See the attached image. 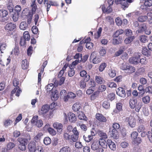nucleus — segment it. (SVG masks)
<instances>
[{"label":"nucleus","mask_w":152,"mask_h":152,"mask_svg":"<svg viewBox=\"0 0 152 152\" xmlns=\"http://www.w3.org/2000/svg\"><path fill=\"white\" fill-rule=\"evenodd\" d=\"M148 25L146 23H142L139 26L136 32L137 33H141L144 32L146 34L149 35L151 33V31L150 29H148Z\"/></svg>","instance_id":"obj_1"},{"label":"nucleus","mask_w":152,"mask_h":152,"mask_svg":"<svg viewBox=\"0 0 152 152\" xmlns=\"http://www.w3.org/2000/svg\"><path fill=\"white\" fill-rule=\"evenodd\" d=\"M20 144L18 145V148L22 151H24L26 149V145L27 144L28 140L27 139L19 137L18 139Z\"/></svg>","instance_id":"obj_2"},{"label":"nucleus","mask_w":152,"mask_h":152,"mask_svg":"<svg viewBox=\"0 0 152 152\" xmlns=\"http://www.w3.org/2000/svg\"><path fill=\"white\" fill-rule=\"evenodd\" d=\"M31 122L33 125L36 126L39 128L42 127L43 125L42 120H38V117L37 115L34 116L33 117Z\"/></svg>","instance_id":"obj_3"},{"label":"nucleus","mask_w":152,"mask_h":152,"mask_svg":"<svg viewBox=\"0 0 152 152\" xmlns=\"http://www.w3.org/2000/svg\"><path fill=\"white\" fill-rule=\"evenodd\" d=\"M140 53H137L136 54L135 56L130 58L129 60V62L134 64H137L140 62V58L141 56Z\"/></svg>","instance_id":"obj_4"},{"label":"nucleus","mask_w":152,"mask_h":152,"mask_svg":"<svg viewBox=\"0 0 152 152\" xmlns=\"http://www.w3.org/2000/svg\"><path fill=\"white\" fill-rule=\"evenodd\" d=\"M113 0H108V3L109 6L107 7L106 10H105V7L102 6V9L103 12L109 13L112 11V9L111 6L113 4Z\"/></svg>","instance_id":"obj_5"},{"label":"nucleus","mask_w":152,"mask_h":152,"mask_svg":"<svg viewBox=\"0 0 152 152\" xmlns=\"http://www.w3.org/2000/svg\"><path fill=\"white\" fill-rule=\"evenodd\" d=\"M126 121L128 122L129 126L132 128H133L135 126V119L132 116L127 117Z\"/></svg>","instance_id":"obj_6"},{"label":"nucleus","mask_w":152,"mask_h":152,"mask_svg":"<svg viewBox=\"0 0 152 152\" xmlns=\"http://www.w3.org/2000/svg\"><path fill=\"white\" fill-rule=\"evenodd\" d=\"M115 3L117 4H121L123 8H127L129 6L128 3L126 0H116Z\"/></svg>","instance_id":"obj_7"},{"label":"nucleus","mask_w":152,"mask_h":152,"mask_svg":"<svg viewBox=\"0 0 152 152\" xmlns=\"http://www.w3.org/2000/svg\"><path fill=\"white\" fill-rule=\"evenodd\" d=\"M116 93L118 95L121 97L125 98L126 96L125 91L122 87H120L118 88L116 91Z\"/></svg>","instance_id":"obj_8"},{"label":"nucleus","mask_w":152,"mask_h":152,"mask_svg":"<svg viewBox=\"0 0 152 152\" xmlns=\"http://www.w3.org/2000/svg\"><path fill=\"white\" fill-rule=\"evenodd\" d=\"M37 144L34 142H31L28 145V148L31 152H34Z\"/></svg>","instance_id":"obj_9"},{"label":"nucleus","mask_w":152,"mask_h":152,"mask_svg":"<svg viewBox=\"0 0 152 152\" xmlns=\"http://www.w3.org/2000/svg\"><path fill=\"white\" fill-rule=\"evenodd\" d=\"M22 92L20 88H19L18 86L15 88L12 91L11 94V97L13 96V94L16 93L15 95L17 96H19L20 94Z\"/></svg>","instance_id":"obj_10"},{"label":"nucleus","mask_w":152,"mask_h":152,"mask_svg":"<svg viewBox=\"0 0 152 152\" xmlns=\"http://www.w3.org/2000/svg\"><path fill=\"white\" fill-rule=\"evenodd\" d=\"M16 26V25L12 23H9L6 25L5 28L6 30L8 31H12L15 29Z\"/></svg>","instance_id":"obj_11"},{"label":"nucleus","mask_w":152,"mask_h":152,"mask_svg":"<svg viewBox=\"0 0 152 152\" xmlns=\"http://www.w3.org/2000/svg\"><path fill=\"white\" fill-rule=\"evenodd\" d=\"M99 146H100L103 148H107V142L105 140V139H104L100 138L99 141Z\"/></svg>","instance_id":"obj_12"},{"label":"nucleus","mask_w":152,"mask_h":152,"mask_svg":"<svg viewBox=\"0 0 152 152\" xmlns=\"http://www.w3.org/2000/svg\"><path fill=\"white\" fill-rule=\"evenodd\" d=\"M96 118L100 122H105L107 121L106 118L102 114L97 113L96 115Z\"/></svg>","instance_id":"obj_13"},{"label":"nucleus","mask_w":152,"mask_h":152,"mask_svg":"<svg viewBox=\"0 0 152 152\" xmlns=\"http://www.w3.org/2000/svg\"><path fill=\"white\" fill-rule=\"evenodd\" d=\"M95 80L96 82L99 84H103L105 82L104 79L100 76H95Z\"/></svg>","instance_id":"obj_14"},{"label":"nucleus","mask_w":152,"mask_h":152,"mask_svg":"<svg viewBox=\"0 0 152 152\" xmlns=\"http://www.w3.org/2000/svg\"><path fill=\"white\" fill-rule=\"evenodd\" d=\"M76 96V94L72 92H69L64 98V101L67 102L69 99H74Z\"/></svg>","instance_id":"obj_15"},{"label":"nucleus","mask_w":152,"mask_h":152,"mask_svg":"<svg viewBox=\"0 0 152 152\" xmlns=\"http://www.w3.org/2000/svg\"><path fill=\"white\" fill-rule=\"evenodd\" d=\"M109 132L111 134V137L113 138L117 139L118 138L119 135L117 130L113 129L111 131H110Z\"/></svg>","instance_id":"obj_16"},{"label":"nucleus","mask_w":152,"mask_h":152,"mask_svg":"<svg viewBox=\"0 0 152 152\" xmlns=\"http://www.w3.org/2000/svg\"><path fill=\"white\" fill-rule=\"evenodd\" d=\"M130 107L132 109L135 108L137 104V100L135 98H132L130 99L129 101Z\"/></svg>","instance_id":"obj_17"},{"label":"nucleus","mask_w":152,"mask_h":152,"mask_svg":"<svg viewBox=\"0 0 152 152\" xmlns=\"http://www.w3.org/2000/svg\"><path fill=\"white\" fill-rule=\"evenodd\" d=\"M91 148L94 151L97 150L99 147V144L98 141H94L91 145Z\"/></svg>","instance_id":"obj_18"},{"label":"nucleus","mask_w":152,"mask_h":152,"mask_svg":"<svg viewBox=\"0 0 152 152\" xmlns=\"http://www.w3.org/2000/svg\"><path fill=\"white\" fill-rule=\"evenodd\" d=\"M43 135V134L41 132L39 133L34 138V141L37 144H41L40 140L41 137Z\"/></svg>","instance_id":"obj_19"},{"label":"nucleus","mask_w":152,"mask_h":152,"mask_svg":"<svg viewBox=\"0 0 152 152\" xmlns=\"http://www.w3.org/2000/svg\"><path fill=\"white\" fill-rule=\"evenodd\" d=\"M107 145L109 146L110 149L114 151L115 149L116 145L115 143L110 140H107Z\"/></svg>","instance_id":"obj_20"},{"label":"nucleus","mask_w":152,"mask_h":152,"mask_svg":"<svg viewBox=\"0 0 152 152\" xmlns=\"http://www.w3.org/2000/svg\"><path fill=\"white\" fill-rule=\"evenodd\" d=\"M90 38H87L85 39V43H86V48L88 49H91L93 46V44L92 42H88L90 40Z\"/></svg>","instance_id":"obj_21"},{"label":"nucleus","mask_w":152,"mask_h":152,"mask_svg":"<svg viewBox=\"0 0 152 152\" xmlns=\"http://www.w3.org/2000/svg\"><path fill=\"white\" fill-rule=\"evenodd\" d=\"M139 91L138 92L139 97H142L145 94V91L143 88V86L142 85L139 86L138 88Z\"/></svg>","instance_id":"obj_22"},{"label":"nucleus","mask_w":152,"mask_h":152,"mask_svg":"<svg viewBox=\"0 0 152 152\" xmlns=\"http://www.w3.org/2000/svg\"><path fill=\"white\" fill-rule=\"evenodd\" d=\"M69 121L71 122H75L76 120V117L73 113H69L68 114Z\"/></svg>","instance_id":"obj_23"},{"label":"nucleus","mask_w":152,"mask_h":152,"mask_svg":"<svg viewBox=\"0 0 152 152\" xmlns=\"http://www.w3.org/2000/svg\"><path fill=\"white\" fill-rule=\"evenodd\" d=\"M51 97L53 98L54 100H56L58 99L59 97L58 93L57 90H56L54 91H52L50 94Z\"/></svg>","instance_id":"obj_24"},{"label":"nucleus","mask_w":152,"mask_h":152,"mask_svg":"<svg viewBox=\"0 0 152 152\" xmlns=\"http://www.w3.org/2000/svg\"><path fill=\"white\" fill-rule=\"evenodd\" d=\"M140 2L144 3L145 7H150L152 5V0H140Z\"/></svg>","instance_id":"obj_25"},{"label":"nucleus","mask_w":152,"mask_h":152,"mask_svg":"<svg viewBox=\"0 0 152 152\" xmlns=\"http://www.w3.org/2000/svg\"><path fill=\"white\" fill-rule=\"evenodd\" d=\"M108 75L111 77H114L116 75V71L114 69L111 68L108 71Z\"/></svg>","instance_id":"obj_26"},{"label":"nucleus","mask_w":152,"mask_h":152,"mask_svg":"<svg viewBox=\"0 0 152 152\" xmlns=\"http://www.w3.org/2000/svg\"><path fill=\"white\" fill-rule=\"evenodd\" d=\"M50 108L48 105L45 104L43 105L42 108V113L43 114L46 113Z\"/></svg>","instance_id":"obj_27"},{"label":"nucleus","mask_w":152,"mask_h":152,"mask_svg":"<svg viewBox=\"0 0 152 152\" xmlns=\"http://www.w3.org/2000/svg\"><path fill=\"white\" fill-rule=\"evenodd\" d=\"M81 104L78 102H76L72 106V109L74 111H78L80 108Z\"/></svg>","instance_id":"obj_28"},{"label":"nucleus","mask_w":152,"mask_h":152,"mask_svg":"<svg viewBox=\"0 0 152 152\" xmlns=\"http://www.w3.org/2000/svg\"><path fill=\"white\" fill-rule=\"evenodd\" d=\"M96 85V83L95 82L93 79H91L90 81L88 82L87 86H88L89 88H94Z\"/></svg>","instance_id":"obj_29"},{"label":"nucleus","mask_w":152,"mask_h":152,"mask_svg":"<svg viewBox=\"0 0 152 152\" xmlns=\"http://www.w3.org/2000/svg\"><path fill=\"white\" fill-rule=\"evenodd\" d=\"M28 25L25 21L22 22L20 25L19 28L21 30H24L27 28Z\"/></svg>","instance_id":"obj_30"},{"label":"nucleus","mask_w":152,"mask_h":152,"mask_svg":"<svg viewBox=\"0 0 152 152\" xmlns=\"http://www.w3.org/2000/svg\"><path fill=\"white\" fill-rule=\"evenodd\" d=\"M22 67L23 69L25 70L27 69L28 64L26 59L23 60L22 62Z\"/></svg>","instance_id":"obj_31"},{"label":"nucleus","mask_w":152,"mask_h":152,"mask_svg":"<svg viewBox=\"0 0 152 152\" xmlns=\"http://www.w3.org/2000/svg\"><path fill=\"white\" fill-rule=\"evenodd\" d=\"M142 101L145 104H148L149 103L150 101V97L149 96L147 95L142 98Z\"/></svg>","instance_id":"obj_32"},{"label":"nucleus","mask_w":152,"mask_h":152,"mask_svg":"<svg viewBox=\"0 0 152 152\" xmlns=\"http://www.w3.org/2000/svg\"><path fill=\"white\" fill-rule=\"evenodd\" d=\"M134 36H130L126 38L124 40V42L126 44L130 43L134 39Z\"/></svg>","instance_id":"obj_33"},{"label":"nucleus","mask_w":152,"mask_h":152,"mask_svg":"<svg viewBox=\"0 0 152 152\" xmlns=\"http://www.w3.org/2000/svg\"><path fill=\"white\" fill-rule=\"evenodd\" d=\"M124 32V31L122 29H119L118 30H117L114 33L113 35V37H117L119 35L122 34Z\"/></svg>","instance_id":"obj_34"},{"label":"nucleus","mask_w":152,"mask_h":152,"mask_svg":"<svg viewBox=\"0 0 152 152\" xmlns=\"http://www.w3.org/2000/svg\"><path fill=\"white\" fill-rule=\"evenodd\" d=\"M8 14V11L4 9L0 10V17L1 18H4L6 17Z\"/></svg>","instance_id":"obj_35"},{"label":"nucleus","mask_w":152,"mask_h":152,"mask_svg":"<svg viewBox=\"0 0 152 152\" xmlns=\"http://www.w3.org/2000/svg\"><path fill=\"white\" fill-rule=\"evenodd\" d=\"M142 54L147 56H148L150 55L151 52L148 50L146 48H143L142 50Z\"/></svg>","instance_id":"obj_36"},{"label":"nucleus","mask_w":152,"mask_h":152,"mask_svg":"<svg viewBox=\"0 0 152 152\" xmlns=\"http://www.w3.org/2000/svg\"><path fill=\"white\" fill-rule=\"evenodd\" d=\"M125 50V49L124 47H121L119 50L116 52L115 53V55L116 56H118L121 54Z\"/></svg>","instance_id":"obj_37"},{"label":"nucleus","mask_w":152,"mask_h":152,"mask_svg":"<svg viewBox=\"0 0 152 152\" xmlns=\"http://www.w3.org/2000/svg\"><path fill=\"white\" fill-rule=\"evenodd\" d=\"M53 126L54 128L57 129L62 128L63 127L62 124L58 122L54 123L53 124Z\"/></svg>","instance_id":"obj_38"},{"label":"nucleus","mask_w":152,"mask_h":152,"mask_svg":"<svg viewBox=\"0 0 152 152\" xmlns=\"http://www.w3.org/2000/svg\"><path fill=\"white\" fill-rule=\"evenodd\" d=\"M7 7L10 12H13L14 6L12 2L9 1L8 3L7 4Z\"/></svg>","instance_id":"obj_39"},{"label":"nucleus","mask_w":152,"mask_h":152,"mask_svg":"<svg viewBox=\"0 0 152 152\" xmlns=\"http://www.w3.org/2000/svg\"><path fill=\"white\" fill-rule=\"evenodd\" d=\"M83 138L86 142H89L92 140L93 137L89 135H84L83 136Z\"/></svg>","instance_id":"obj_40"},{"label":"nucleus","mask_w":152,"mask_h":152,"mask_svg":"<svg viewBox=\"0 0 152 152\" xmlns=\"http://www.w3.org/2000/svg\"><path fill=\"white\" fill-rule=\"evenodd\" d=\"M53 84L52 83H50L48 84L47 86L46 87L47 91V92H50V93H51L52 91H53Z\"/></svg>","instance_id":"obj_41"},{"label":"nucleus","mask_w":152,"mask_h":152,"mask_svg":"<svg viewBox=\"0 0 152 152\" xmlns=\"http://www.w3.org/2000/svg\"><path fill=\"white\" fill-rule=\"evenodd\" d=\"M135 70V69L134 67L132 66H128L126 70V72H127L132 73L134 72Z\"/></svg>","instance_id":"obj_42"},{"label":"nucleus","mask_w":152,"mask_h":152,"mask_svg":"<svg viewBox=\"0 0 152 152\" xmlns=\"http://www.w3.org/2000/svg\"><path fill=\"white\" fill-rule=\"evenodd\" d=\"M148 18V17L146 15L140 16L138 17L137 20L140 22H143L145 21Z\"/></svg>","instance_id":"obj_43"},{"label":"nucleus","mask_w":152,"mask_h":152,"mask_svg":"<svg viewBox=\"0 0 152 152\" xmlns=\"http://www.w3.org/2000/svg\"><path fill=\"white\" fill-rule=\"evenodd\" d=\"M78 118L80 120H83L85 121H87V118L83 113L81 112L80 113L78 116Z\"/></svg>","instance_id":"obj_44"},{"label":"nucleus","mask_w":152,"mask_h":152,"mask_svg":"<svg viewBox=\"0 0 152 152\" xmlns=\"http://www.w3.org/2000/svg\"><path fill=\"white\" fill-rule=\"evenodd\" d=\"M98 134L99 136L101 137V138L105 139L107 138V136L106 133L103 132L102 131H99Z\"/></svg>","instance_id":"obj_45"},{"label":"nucleus","mask_w":152,"mask_h":152,"mask_svg":"<svg viewBox=\"0 0 152 152\" xmlns=\"http://www.w3.org/2000/svg\"><path fill=\"white\" fill-rule=\"evenodd\" d=\"M14 53L15 55L18 56L19 54V50L18 47L15 46L11 52V54Z\"/></svg>","instance_id":"obj_46"},{"label":"nucleus","mask_w":152,"mask_h":152,"mask_svg":"<svg viewBox=\"0 0 152 152\" xmlns=\"http://www.w3.org/2000/svg\"><path fill=\"white\" fill-rule=\"evenodd\" d=\"M107 66V64L105 63H103L101 64L99 66V69L100 72H102Z\"/></svg>","instance_id":"obj_47"},{"label":"nucleus","mask_w":152,"mask_h":152,"mask_svg":"<svg viewBox=\"0 0 152 152\" xmlns=\"http://www.w3.org/2000/svg\"><path fill=\"white\" fill-rule=\"evenodd\" d=\"M23 36L21 37L24 38L26 41H28L30 40V35L28 31H25L23 34Z\"/></svg>","instance_id":"obj_48"},{"label":"nucleus","mask_w":152,"mask_h":152,"mask_svg":"<svg viewBox=\"0 0 152 152\" xmlns=\"http://www.w3.org/2000/svg\"><path fill=\"white\" fill-rule=\"evenodd\" d=\"M140 41L142 43H145L147 41V36L145 35H142L140 36Z\"/></svg>","instance_id":"obj_49"},{"label":"nucleus","mask_w":152,"mask_h":152,"mask_svg":"<svg viewBox=\"0 0 152 152\" xmlns=\"http://www.w3.org/2000/svg\"><path fill=\"white\" fill-rule=\"evenodd\" d=\"M34 152H43V148L41 146V144H37Z\"/></svg>","instance_id":"obj_50"},{"label":"nucleus","mask_w":152,"mask_h":152,"mask_svg":"<svg viewBox=\"0 0 152 152\" xmlns=\"http://www.w3.org/2000/svg\"><path fill=\"white\" fill-rule=\"evenodd\" d=\"M7 47V45L5 43H3L0 44V50L1 53H3L4 51Z\"/></svg>","instance_id":"obj_51"},{"label":"nucleus","mask_w":152,"mask_h":152,"mask_svg":"<svg viewBox=\"0 0 152 152\" xmlns=\"http://www.w3.org/2000/svg\"><path fill=\"white\" fill-rule=\"evenodd\" d=\"M70 148L68 146H65L62 148L59 152H70Z\"/></svg>","instance_id":"obj_52"},{"label":"nucleus","mask_w":152,"mask_h":152,"mask_svg":"<svg viewBox=\"0 0 152 152\" xmlns=\"http://www.w3.org/2000/svg\"><path fill=\"white\" fill-rule=\"evenodd\" d=\"M88 55H86L84 56L83 57H82V54H81L80 55V60L83 63H85L88 60Z\"/></svg>","instance_id":"obj_53"},{"label":"nucleus","mask_w":152,"mask_h":152,"mask_svg":"<svg viewBox=\"0 0 152 152\" xmlns=\"http://www.w3.org/2000/svg\"><path fill=\"white\" fill-rule=\"evenodd\" d=\"M67 93L66 91L65 90H62L60 94V98H63L64 100L65 97L66 96Z\"/></svg>","instance_id":"obj_54"},{"label":"nucleus","mask_w":152,"mask_h":152,"mask_svg":"<svg viewBox=\"0 0 152 152\" xmlns=\"http://www.w3.org/2000/svg\"><path fill=\"white\" fill-rule=\"evenodd\" d=\"M15 144L12 142H10L7 145V148L9 150H10L13 148L15 146Z\"/></svg>","instance_id":"obj_55"},{"label":"nucleus","mask_w":152,"mask_h":152,"mask_svg":"<svg viewBox=\"0 0 152 152\" xmlns=\"http://www.w3.org/2000/svg\"><path fill=\"white\" fill-rule=\"evenodd\" d=\"M44 143L46 145L50 144L51 142V140L48 137H45L44 139Z\"/></svg>","instance_id":"obj_56"},{"label":"nucleus","mask_w":152,"mask_h":152,"mask_svg":"<svg viewBox=\"0 0 152 152\" xmlns=\"http://www.w3.org/2000/svg\"><path fill=\"white\" fill-rule=\"evenodd\" d=\"M126 35L128 37L132 36V30L130 29H126L124 31Z\"/></svg>","instance_id":"obj_57"},{"label":"nucleus","mask_w":152,"mask_h":152,"mask_svg":"<svg viewBox=\"0 0 152 152\" xmlns=\"http://www.w3.org/2000/svg\"><path fill=\"white\" fill-rule=\"evenodd\" d=\"M102 61V59L98 57H95L93 60V62L94 64H98Z\"/></svg>","instance_id":"obj_58"},{"label":"nucleus","mask_w":152,"mask_h":152,"mask_svg":"<svg viewBox=\"0 0 152 152\" xmlns=\"http://www.w3.org/2000/svg\"><path fill=\"white\" fill-rule=\"evenodd\" d=\"M48 132L52 135H55L56 134V132L53 129L49 127L48 129Z\"/></svg>","instance_id":"obj_59"},{"label":"nucleus","mask_w":152,"mask_h":152,"mask_svg":"<svg viewBox=\"0 0 152 152\" xmlns=\"http://www.w3.org/2000/svg\"><path fill=\"white\" fill-rule=\"evenodd\" d=\"M107 86H106L102 85L99 86V92H102L106 90Z\"/></svg>","instance_id":"obj_60"},{"label":"nucleus","mask_w":152,"mask_h":152,"mask_svg":"<svg viewBox=\"0 0 152 152\" xmlns=\"http://www.w3.org/2000/svg\"><path fill=\"white\" fill-rule=\"evenodd\" d=\"M79 84L80 87L82 88H84L86 87V82L83 80H82L80 81Z\"/></svg>","instance_id":"obj_61"},{"label":"nucleus","mask_w":152,"mask_h":152,"mask_svg":"<svg viewBox=\"0 0 152 152\" xmlns=\"http://www.w3.org/2000/svg\"><path fill=\"white\" fill-rule=\"evenodd\" d=\"M102 106L104 108L106 109H107L109 108L110 104L108 102L105 101L103 103Z\"/></svg>","instance_id":"obj_62"},{"label":"nucleus","mask_w":152,"mask_h":152,"mask_svg":"<svg viewBox=\"0 0 152 152\" xmlns=\"http://www.w3.org/2000/svg\"><path fill=\"white\" fill-rule=\"evenodd\" d=\"M69 133L66 132L64 133L63 136L65 139L66 140L70 139L71 136Z\"/></svg>","instance_id":"obj_63"},{"label":"nucleus","mask_w":152,"mask_h":152,"mask_svg":"<svg viewBox=\"0 0 152 152\" xmlns=\"http://www.w3.org/2000/svg\"><path fill=\"white\" fill-rule=\"evenodd\" d=\"M145 91L146 93H148L152 94V86H150L146 87L145 89Z\"/></svg>","instance_id":"obj_64"}]
</instances>
